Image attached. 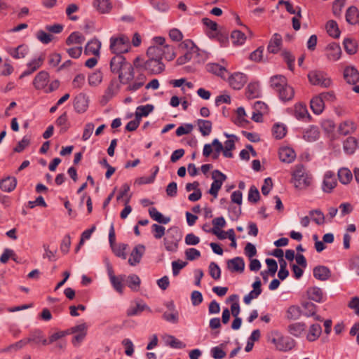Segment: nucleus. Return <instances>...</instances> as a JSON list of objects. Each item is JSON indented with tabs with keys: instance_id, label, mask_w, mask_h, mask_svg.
<instances>
[{
	"instance_id": "f257e3e1",
	"label": "nucleus",
	"mask_w": 359,
	"mask_h": 359,
	"mask_svg": "<svg viewBox=\"0 0 359 359\" xmlns=\"http://www.w3.org/2000/svg\"><path fill=\"white\" fill-rule=\"evenodd\" d=\"M110 69L111 72L118 74L121 84L127 85L126 90L135 92L142 88L147 80L143 73L134 75L133 66L126 60L122 55H116L111 59Z\"/></svg>"
},
{
	"instance_id": "f03ea898",
	"label": "nucleus",
	"mask_w": 359,
	"mask_h": 359,
	"mask_svg": "<svg viewBox=\"0 0 359 359\" xmlns=\"http://www.w3.org/2000/svg\"><path fill=\"white\" fill-rule=\"evenodd\" d=\"M291 182L299 189H306L313 184L312 175L306 170L303 164L295 165L291 172Z\"/></svg>"
},
{
	"instance_id": "7ed1b4c3",
	"label": "nucleus",
	"mask_w": 359,
	"mask_h": 359,
	"mask_svg": "<svg viewBox=\"0 0 359 359\" xmlns=\"http://www.w3.org/2000/svg\"><path fill=\"white\" fill-rule=\"evenodd\" d=\"M33 86L35 89L42 90L44 93H50L56 90L60 86V82L54 80L50 82V76L48 72H39L33 79Z\"/></svg>"
},
{
	"instance_id": "20e7f679",
	"label": "nucleus",
	"mask_w": 359,
	"mask_h": 359,
	"mask_svg": "<svg viewBox=\"0 0 359 359\" xmlns=\"http://www.w3.org/2000/svg\"><path fill=\"white\" fill-rule=\"evenodd\" d=\"M109 48L116 55H122L130 51L131 44L130 39L124 34L113 36L110 38Z\"/></svg>"
},
{
	"instance_id": "39448f33",
	"label": "nucleus",
	"mask_w": 359,
	"mask_h": 359,
	"mask_svg": "<svg viewBox=\"0 0 359 359\" xmlns=\"http://www.w3.org/2000/svg\"><path fill=\"white\" fill-rule=\"evenodd\" d=\"M269 340L274 344L278 350L281 351H290L295 346L294 339L288 337H283L278 332H272Z\"/></svg>"
},
{
	"instance_id": "423d86ee",
	"label": "nucleus",
	"mask_w": 359,
	"mask_h": 359,
	"mask_svg": "<svg viewBox=\"0 0 359 359\" xmlns=\"http://www.w3.org/2000/svg\"><path fill=\"white\" fill-rule=\"evenodd\" d=\"M133 65L135 68L143 67L144 69L148 71L151 74H157L161 73L164 69V65L162 61L158 59L149 58L142 65L141 59L137 57L133 61Z\"/></svg>"
},
{
	"instance_id": "0eeeda50",
	"label": "nucleus",
	"mask_w": 359,
	"mask_h": 359,
	"mask_svg": "<svg viewBox=\"0 0 359 359\" xmlns=\"http://www.w3.org/2000/svg\"><path fill=\"white\" fill-rule=\"evenodd\" d=\"M182 239V234L176 226L169 228L164 238V245L168 251L175 252L178 248V243Z\"/></svg>"
},
{
	"instance_id": "6e6552de",
	"label": "nucleus",
	"mask_w": 359,
	"mask_h": 359,
	"mask_svg": "<svg viewBox=\"0 0 359 359\" xmlns=\"http://www.w3.org/2000/svg\"><path fill=\"white\" fill-rule=\"evenodd\" d=\"M308 79L311 84L328 88L332 85V80L327 74L321 70H312L308 74Z\"/></svg>"
},
{
	"instance_id": "1a4fd4ad",
	"label": "nucleus",
	"mask_w": 359,
	"mask_h": 359,
	"mask_svg": "<svg viewBox=\"0 0 359 359\" xmlns=\"http://www.w3.org/2000/svg\"><path fill=\"white\" fill-rule=\"evenodd\" d=\"M212 178L213 182L208 193L214 198H217L219 189L226 180V176L219 170H215L212 172Z\"/></svg>"
},
{
	"instance_id": "9d476101",
	"label": "nucleus",
	"mask_w": 359,
	"mask_h": 359,
	"mask_svg": "<svg viewBox=\"0 0 359 359\" xmlns=\"http://www.w3.org/2000/svg\"><path fill=\"white\" fill-rule=\"evenodd\" d=\"M337 186L335 174L332 170H327L323 175L321 189L324 193L330 194Z\"/></svg>"
},
{
	"instance_id": "9b49d317",
	"label": "nucleus",
	"mask_w": 359,
	"mask_h": 359,
	"mask_svg": "<svg viewBox=\"0 0 359 359\" xmlns=\"http://www.w3.org/2000/svg\"><path fill=\"white\" fill-rule=\"evenodd\" d=\"M341 47L336 42L330 43L325 48V55L329 62L338 61L341 58Z\"/></svg>"
},
{
	"instance_id": "f8f14e48",
	"label": "nucleus",
	"mask_w": 359,
	"mask_h": 359,
	"mask_svg": "<svg viewBox=\"0 0 359 359\" xmlns=\"http://www.w3.org/2000/svg\"><path fill=\"white\" fill-rule=\"evenodd\" d=\"M229 85L234 90L241 89L247 82V76L241 72H235L227 76Z\"/></svg>"
},
{
	"instance_id": "ddd939ff",
	"label": "nucleus",
	"mask_w": 359,
	"mask_h": 359,
	"mask_svg": "<svg viewBox=\"0 0 359 359\" xmlns=\"http://www.w3.org/2000/svg\"><path fill=\"white\" fill-rule=\"evenodd\" d=\"M287 111L298 120L310 117L306 105L302 102L296 103L292 107L288 108Z\"/></svg>"
},
{
	"instance_id": "4468645a",
	"label": "nucleus",
	"mask_w": 359,
	"mask_h": 359,
	"mask_svg": "<svg viewBox=\"0 0 359 359\" xmlns=\"http://www.w3.org/2000/svg\"><path fill=\"white\" fill-rule=\"evenodd\" d=\"M88 97L84 93H79L74 100V108L79 114L84 113L88 108Z\"/></svg>"
},
{
	"instance_id": "2eb2a0df",
	"label": "nucleus",
	"mask_w": 359,
	"mask_h": 359,
	"mask_svg": "<svg viewBox=\"0 0 359 359\" xmlns=\"http://www.w3.org/2000/svg\"><path fill=\"white\" fill-rule=\"evenodd\" d=\"M45 60L44 54H41L39 57L33 58L28 64L27 69L22 73L21 76H29L39 69Z\"/></svg>"
},
{
	"instance_id": "dca6fc26",
	"label": "nucleus",
	"mask_w": 359,
	"mask_h": 359,
	"mask_svg": "<svg viewBox=\"0 0 359 359\" xmlns=\"http://www.w3.org/2000/svg\"><path fill=\"white\" fill-rule=\"evenodd\" d=\"M119 90L120 83L116 79H112L104 91L102 100H104L105 102H107L118 93Z\"/></svg>"
},
{
	"instance_id": "f3484780",
	"label": "nucleus",
	"mask_w": 359,
	"mask_h": 359,
	"mask_svg": "<svg viewBox=\"0 0 359 359\" xmlns=\"http://www.w3.org/2000/svg\"><path fill=\"white\" fill-rule=\"evenodd\" d=\"M145 248L142 245H136L130 253L128 263L131 266L139 264L144 253Z\"/></svg>"
},
{
	"instance_id": "a211bd4d",
	"label": "nucleus",
	"mask_w": 359,
	"mask_h": 359,
	"mask_svg": "<svg viewBox=\"0 0 359 359\" xmlns=\"http://www.w3.org/2000/svg\"><path fill=\"white\" fill-rule=\"evenodd\" d=\"M206 68L209 72L221 77L224 80H225L229 74L226 68L218 63L208 64Z\"/></svg>"
},
{
	"instance_id": "6ab92c4d",
	"label": "nucleus",
	"mask_w": 359,
	"mask_h": 359,
	"mask_svg": "<svg viewBox=\"0 0 359 359\" xmlns=\"http://www.w3.org/2000/svg\"><path fill=\"white\" fill-rule=\"evenodd\" d=\"M283 39L280 34L276 33L269 41L267 50L269 53L276 54L279 52L282 46Z\"/></svg>"
},
{
	"instance_id": "aec40b11",
	"label": "nucleus",
	"mask_w": 359,
	"mask_h": 359,
	"mask_svg": "<svg viewBox=\"0 0 359 359\" xmlns=\"http://www.w3.org/2000/svg\"><path fill=\"white\" fill-rule=\"evenodd\" d=\"M279 158L282 162L290 163L294 161L296 158V154L294 151L290 147H282L280 149Z\"/></svg>"
},
{
	"instance_id": "412c9836",
	"label": "nucleus",
	"mask_w": 359,
	"mask_h": 359,
	"mask_svg": "<svg viewBox=\"0 0 359 359\" xmlns=\"http://www.w3.org/2000/svg\"><path fill=\"white\" fill-rule=\"evenodd\" d=\"M344 77L347 83L355 84L359 81V72L354 67H346L344 71Z\"/></svg>"
},
{
	"instance_id": "4be33fe9",
	"label": "nucleus",
	"mask_w": 359,
	"mask_h": 359,
	"mask_svg": "<svg viewBox=\"0 0 359 359\" xmlns=\"http://www.w3.org/2000/svg\"><path fill=\"white\" fill-rule=\"evenodd\" d=\"M101 43L97 39H92L88 42L85 47L84 53L86 55H99Z\"/></svg>"
},
{
	"instance_id": "5701e85b",
	"label": "nucleus",
	"mask_w": 359,
	"mask_h": 359,
	"mask_svg": "<svg viewBox=\"0 0 359 359\" xmlns=\"http://www.w3.org/2000/svg\"><path fill=\"white\" fill-rule=\"evenodd\" d=\"M346 20L351 25H359V11L357 7L350 6L346 12Z\"/></svg>"
},
{
	"instance_id": "b1692460",
	"label": "nucleus",
	"mask_w": 359,
	"mask_h": 359,
	"mask_svg": "<svg viewBox=\"0 0 359 359\" xmlns=\"http://www.w3.org/2000/svg\"><path fill=\"white\" fill-rule=\"evenodd\" d=\"M356 129L355 123L351 120H346L339 123L338 132L343 135L353 133Z\"/></svg>"
},
{
	"instance_id": "393cba45",
	"label": "nucleus",
	"mask_w": 359,
	"mask_h": 359,
	"mask_svg": "<svg viewBox=\"0 0 359 359\" xmlns=\"http://www.w3.org/2000/svg\"><path fill=\"white\" fill-rule=\"evenodd\" d=\"M227 267L232 272H243L245 263L242 258L238 257L229 260Z\"/></svg>"
},
{
	"instance_id": "a878e982",
	"label": "nucleus",
	"mask_w": 359,
	"mask_h": 359,
	"mask_svg": "<svg viewBox=\"0 0 359 359\" xmlns=\"http://www.w3.org/2000/svg\"><path fill=\"white\" fill-rule=\"evenodd\" d=\"M320 137V132L317 126H311L303 133V138L307 142H314Z\"/></svg>"
},
{
	"instance_id": "bb28decb",
	"label": "nucleus",
	"mask_w": 359,
	"mask_h": 359,
	"mask_svg": "<svg viewBox=\"0 0 359 359\" xmlns=\"http://www.w3.org/2000/svg\"><path fill=\"white\" fill-rule=\"evenodd\" d=\"M85 41L84 36L79 32H72L66 39V44L67 46H80Z\"/></svg>"
},
{
	"instance_id": "cd10ccee",
	"label": "nucleus",
	"mask_w": 359,
	"mask_h": 359,
	"mask_svg": "<svg viewBox=\"0 0 359 359\" xmlns=\"http://www.w3.org/2000/svg\"><path fill=\"white\" fill-rule=\"evenodd\" d=\"M17 184V180L14 177H7L0 181V189L5 192L13 191Z\"/></svg>"
},
{
	"instance_id": "c85d7f7f",
	"label": "nucleus",
	"mask_w": 359,
	"mask_h": 359,
	"mask_svg": "<svg viewBox=\"0 0 359 359\" xmlns=\"http://www.w3.org/2000/svg\"><path fill=\"white\" fill-rule=\"evenodd\" d=\"M310 107L313 112L318 115L323 111L325 109V103L318 95L311 100Z\"/></svg>"
},
{
	"instance_id": "c756f323",
	"label": "nucleus",
	"mask_w": 359,
	"mask_h": 359,
	"mask_svg": "<svg viewBox=\"0 0 359 359\" xmlns=\"http://www.w3.org/2000/svg\"><path fill=\"white\" fill-rule=\"evenodd\" d=\"M279 98L283 102H287L293 99L294 96V90L292 86L287 84L280 90L276 92Z\"/></svg>"
},
{
	"instance_id": "7c9ffc66",
	"label": "nucleus",
	"mask_w": 359,
	"mask_h": 359,
	"mask_svg": "<svg viewBox=\"0 0 359 359\" xmlns=\"http://www.w3.org/2000/svg\"><path fill=\"white\" fill-rule=\"evenodd\" d=\"M270 83L271 88L277 92L287 84V81L283 75H276L271 78Z\"/></svg>"
},
{
	"instance_id": "2f4dec72",
	"label": "nucleus",
	"mask_w": 359,
	"mask_h": 359,
	"mask_svg": "<svg viewBox=\"0 0 359 359\" xmlns=\"http://www.w3.org/2000/svg\"><path fill=\"white\" fill-rule=\"evenodd\" d=\"M55 124L60 128V132L64 133L67 132L71 126L70 122L68 120V114L67 111L63 112L55 121Z\"/></svg>"
},
{
	"instance_id": "473e14b6",
	"label": "nucleus",
	"mask_w": 359,
	"mask_h": 359,
	"mask_svg": "<svg viewBox=\"0 0 359 359\" xmlns=\"http://www.w3.org/2000/svg\"><path fill=\"white\" fill-rule=\"evenodd\" d=\"M339 182L343 184H348L353 180L351 171L347 168H341L337 172Z\"/></svg>"
},
{
	"instance_id": "72a5a7b5",
	"label": "nucleus",
	"mask_w": 359,
	"mask_h": 359,
	"mask_svg": "<svg viewBox=\"0 0 359 359\" xmlns=\"http://www.w3.org/2000/svg\"><path fill=\"white\" fill-rule=\"evenodd\" d=\"M149 214L153 220H154L160 224H166L169 223L170 221V217H164L154 207H151L149 209Z\"/></svg>"
},
{
	"instance_id": "f704fd0d",
	"label": "nucleus",
	"mask_w": 359,
	"mask_h": 359,
	"mask_svg": "<svg viewBox=\"0 0 359 359\" xmlns=\"http://www.w3.org/2000/svg\"><path fill=\"white\" fill-rule=\"evenodd\" d=\"M307 295L309 299L316 302H321L324 299L323 290L318 287L309 288L307 290Z\"/></svg>"
},
{
	"instance_id": "c9c22d12",
	"label": "nucleus",
	"mask_w": 359,
	"mask_h": 359,
	"mask_svg": "<svg viewBox=\"0 0 359 359\" xmlns=\"http://www.w3.org/2000/svg\"><path fill=\"white\" fill-rule=\"evenodd\" d=\"M313 276L318 280H325L330 277V271L327 267L319 266L314 268Z\"/></svg>"
},
{
	"instance_id": "e433bc0d",
	"label": "nucleus",
	"mask_w": 359,
	"mask_h": 359,
	"mask_svg": "<svg viewBox=\"0 0 359 359\" xmlns=\"http://www.w3.org/2000/svg\"><path fill=\"white\" fill-rule=\"evenodd\" d=\"M225 135L227 137H231V139L227 140L224 142V156L226 158H231L233 156L232 151L235 149V142L233 138H235L236 137L234 135H229L227 134H225Z\"/></svg>"
},
{
	"instance_id": "4c0bfd02",
	"label": "nucleus",
	"mask_w": 359,
	"mask_h": 359,
	"mask_svg": "<svg viewBox=\"0 0 359 359\" xmlns=\"http://www.w3.org/2000/svg\"><path fill=\"white\" fill-rule=\"evenodd\" d=\"M233 122L240 126H245L248 123L247 119V114L245 109L243 107H240L236 110V116L233 119Z\"/></svg>"
},
{
	"instance_id": "58836bf2",
	"label": "nucleus",
	"mask_w": 359,
	"mask_h": 359,
	"mask_svg": "<svg viewBox=\"0 0 359 359\" xmlns=\"http://www.w3.org/2000/svg\"><path fill=\"white\" fill-rule=\"evenodd\" d=\"M358 147V142L355 137H348L343 144L344 150L347 154H352L354 153Z\"/></svg>"
},
{
	"instance_id": "ea45409f",
	"label": "nucleus",
	"mask_w": 359,
	"mask_h": 359,
	"mask_svg": "<svg viewBox=\"0 0 359 359\" xmlns=\"http://www.w3.org/2000/svg\"><path fill=\"white\" fill-rule=\"evenodd\" d=\"M322 328L319 324H313L309 330L306 339L309 341H314L320 336Z\"/></svg>"
},
{
	"instance_id": "a19ab883",
	"label": "nucleus",
	"mask_w": 359,
	"mask_h": 359,
	"mask_svg": "<svg viewBox=\"0 0 359 359\" xmlns=\"http://www.w3.org/2000/svg\"><path fill=\"white\" fill-rule=\"evenodd\" d=\"M306 327V324L304 323H295L288 326V332L295 337H300L304 332Z\"/></svg>"
},
{
	"instance_id": "79ce46f5",
	"label": "nucleus",
	"mask_w": 359,
	"mask_h": 359,
	"mask_svg": "<svg viewBox=\"0 0 359 359\" xmlns=\"http://www.w3.org/2000/svg\"><path fill=\"white\" fill-rule=\"evenodd\" d=\"M163 48L162 46H150L147 51V55L149 58L158 59L162 61L163 59Z\"/></svg>"
},
{
	"instance_id": "37998d69",
	"label": "nucleus",
	"mask_w": 359,
	"mask_h": 359,
	"mask_svg": "<svg viewBox=\"0 0 359 359\" xmlns=\"http://www.w3.org/2000/svg\"><path fill=\"white\" fill-rule=\"evenodd\" d=\"M197 126L203 136L209 135L212 131V122L208 120L198 119Z\"/></svg>"
},
{
	"instance_id": "c03bdc74",
	"label": "nucleus",
	"mask_w": 359,
	"mask_h": 359,
	"mask_svg": "<svg viewBox=\"0 0 359 359\" xmlns=\"http://www.w3.org/2000/svg\"><path fill=\"white\" fill-rule=\"evenodd\" d=\"M126 279L125 275H121L118 276H113L110 282L116 291L118 293L122 294L123 292L124 285L123 282Z\"/></svg>"
},
{
	"instance_id": "a18cd8bd",
	"label": "nucleus",
	"mask_w": 359,
	"mask_h": 359,
	"mask_svg": "<svg viewBox=\"0 0 359 359\" xmlns=\"http://www.w3.org/2000/svg\"><path fill=\"white\" fill-rule=\"evenodd\" d=\"M93 4L102 13L109 12L112 8L111 3L109 0H95Z\"/></svg>"
},
{
	"instance_id": "49530a36",
	"label": "nucleus",
	"mask_w": 359,
	"mask_h": 359,
	"mask_svg": "<svg viewBox=\"0 0 359 359\" xmlns=\"http://www.w3.org/2000/svg\"><path fill=\"white\" fill-rule=\"evenodd\" d=\"M327 34L332 38L337 39L340 36V31L337 22L329 20L326 24Z\"/></svg>"
},
{
	"instance_id": "de8ad7c7",
	"label": "nucleus",
	"mask_w": 359,
	"mask_h": 359,
	"mask_svg": "<svg viewBox=\"0 0 359 359\" xmlns=\"http://www.w3.org/2000/svg\"><path fill=\"white\" fill-rule=\"evenodd\" d=\"M111 248L114 253V255L118 257H121L123 259H126L127 254L126 250L128 248V245L125 243H116L111 246Z\"/></svg>"
},
{
	"instance_id": "09e8293b",
	"label": "nucleus",
	"mask_w": 359,
	"mask_h": 359,
	"mask_svg": "<svg viewBox=\"0 0 359 359\" xmlns=\"http://www.w3.org/2000/svg\"><path fill=\"white\" fill-rule=\"evenodd\" d=\"M231 39L234 46H241L246 41L245 34L239 30H234L231 32Z\"/></svg>"
},
{
	"instance_id": "8fccbe9b",
	"label": "nucleus",
	"mask_w": 359,
	"mask_h": 359,
	"mask_svg": "<svg viewBox=\"0 0 359 359\" xmlns=\"http://www.w3.org/2000/svg\"><path fill=\"white\" fill-rule=\"evenodd\" d=\"M153 109L154 106L151 104L139 106L135 111V118L140 121L142 117L147 116Z\"/></svg>"
},
{
	"instance_id": "3c124183",
	"label": "nucleus",
	"mask_w": 359,
	"mask_h": 359,
	"mask_svg": "<svg viewBox=\"0 0 359 359\" xmlns=\"http://www.w3.org/2000/svg\"><path fill=\"white\" fill-rule=\"evenodd\" d=\"M304 309V315L306 316H313L316 320H320V316L316 315V306L312 302H306L302 304Z\"/></svg>"
},
{
	"instance_id": "603ef678",
	"label": "nucleus",
	"mask_w": 359,
	"mask_h": 359,
	"mask_svg": "<svg viewBox=\"0 0 359 359\" xmlns=\"http://www.w3.org/2000/svg\"><path fill=\"white\" fill-rule=\"evenodd\" d=\"M272 133L276 139H282L287 133L286 126L282 123H276L272 128Z\"/></svg>"
},
{
	"instance_id": "864d4df0",
	"label": "nucleus",
	"mask_w": 359,
	"mask_h": 359,
	"mask_svg": "<svg viewBox=\"0 0 359 359\" xmlns=\"http://www.w3.org/2000/svg\"><path fill=\"white\" fill-rule=\"evenodd\" d=\"M309 216L311 219L318 225L325 224V217L323 212L320 210H313L309 212Z\"/></svg>"
},
{
	"instance_id": "5fc2aeb1",
	"label": "nucleus",
	"mask_w": 359,
	"mask_h": 359,
	"mask_svg": "<svg viewBox=\"0 0 359 359\" xmlns=\"http://www.w3.org/2000/svg\"><path fill=\"white\" fill-rule=\"evenodd\" d=\"M229 299L232 302L231 306V313L233 317H237L240 313L238 296L237 294H232L229 297Z\"/></svg>"
},
{
	"instance_id": "6e6d98bb",
	"label": "nucleus",
	"mask_w": 359,
	"mask_h": 359,
	"mask_svg": "<svg viewBox=\"0 0 359 359\" xmlns=\"http://www.w3.org/2000/svg\"><path fill=\"white\" fill-rule=\"evenodd\" d=\"M345 51L349 55H353L357 52V43L350 39H345L343 42Z\"/></svg>"
},
{
	"instance_id": "4d7b16f0",
	"label": "nucleus",
	"mask_w": 359,
	"mask_h": 359,
	"mask_svg": "<svg viewBox=\"0 0 359 359\" xmlns=\"http://www.w3.org/2000/svg\"><path fill=\"white\" fill-rule=\"evenodd\" d=\"M210 37L216 38L217 41L220 43L221 46L226 47L229 44V37L226 34L216 32L215 33L210 32L208 34Z\"/></svg>"
},
{
	"instance_id": "13d9d810",
	"label": "nucleus",
	"mask_w": 359,
	"mask_h": 359,
	"mask_svg": "<svg viewBox=\"0 0 359 359\" xmlns=\"http://www.w3.org/2000/svg\"><path fill=\"white\" fill-rule=\"evenodd\" d=\"M9 53L14 58H23L27 53V48L25 46L20 45L16 48L11 49Z\"/></svg>"
},
{
	"instance_id": "bf43d9fd",
	"label": "nucleus",
	"mask_w": 359,
	"mask_h": 359,
	"mask_svg": "<svg viewBox=\"0 0 359 359\" xmlns=\"http://www.w3.org/2000/svg\"><path fill=\"white\" fill-rule=\"evenodd\" d=\"M281 55L284 61L287 63L288 69L293 72L294 69V61L295 57L292 53L287 50H283L281 53Z\"/></svg>"
},
{
	"instance_id": "052dcab7",
	"label": "nucleus",
	"mask_w": 359,
	"mask_h": 359,
	"mask_svg": "<svg viewBox=\"0 0 359 359\" xmlns=\"http://www.w3.org/2000/svg\"><path fill=\"white\" fill-rule=\"evenodd\" d=\"M102 81V74L100 71H96L88 76V83L91 86H97L101 83Z\"/></svg>"
},
{
	"instance_id": "680f3d73",
	"label": "nucleus",
	"mask_w": 359,
	"mask_h": 359,
	"mask_svg": "<svg viewBox=\"0 0 359 359\" xmlns=\"http://www.w3.org/2000/svg\"><path fill=\"white\" fill-rule=\"evenodd\" d=\"M162 48L163 51V58L168 61H171L175 57L176 53L173 46L166 44L162 46Z\"/></svg>"
},
{
	"instance_id": "e2e57ef3",
	"label": "nucleus",
	"mask_w": 359,
	"mask_h": 359,
	"mask_svg": "<svg viewBox=\"0 0 359 359\" xmlns=\"http://www.w3.org/2000/svg\"><path fill=\"white\" fill-rule=\"evenodd\" d=\"M36 36L37 39L43 44H48L50 42H51L52 40L53 39V35H51L41 29L39 30L36 32Z\"/></svg>"
},
{
	"instance_id": "0e129e2a",
	"label": "nucleus",
	"mask_w": 359,
	"mask_h": 359,
	"mask_svg": "<svg viewBox=\"0 0 359 359\" xmlns=\"http://www.w3.org/2000/svg\"><path fill=\"white\" fill-rule=\"evenodd\" d=\"M140 283V279L137 275L132 274L128 277L127 285L133 290H137Z\"/></svg>"
},
{
	"instance_id": "69168bd1",
	"label": "nucleus",
	"mask_w": 359,
	"mask_h": 359,
	"mask_svg": "<svg viewBox=\"0 0 359 359\" xmlns=\"http://www.w3.org/2000/svg\"><path fill=\"white\" fill-rule=\"evenodd\" d=\"M212 224L213 226L212 228L213 233L214 232L222 230V228L225 227L226 222L223 217H218L212 219Z\"/></svg>"
},
{
	"instance_id": "338daca9",
	"label": "nucleus",
	"mask_w": 359,
	"mask_h": 359,
	"mask_svg": "<svg viewBox=\"0 0 359 359\" xmlns=\"http://www.w3.org/2000/svg\"><path fill=\"white\" fill-rule=\"evenodd\" d=\"M346 0H334L332 4V13L334 16L340 17Z\"/></svg>"
},
{
	"instance_id": "774afa93",
	"label": "nucleus",
	"mask_w": 359,
	"mask_h": 359,
	"mask_svg": "<svg viewBox=\"0 0 359 359\" xmlns=\"http://www.w3.org/2000/svg\"><path fill=\"white\" fill-rule=\"evenodd\" d=\"M151 232L156 239H160L164 236L165 233V229L161 225L154 224L151 226Z\"/></svg>"
}]
</instances>
